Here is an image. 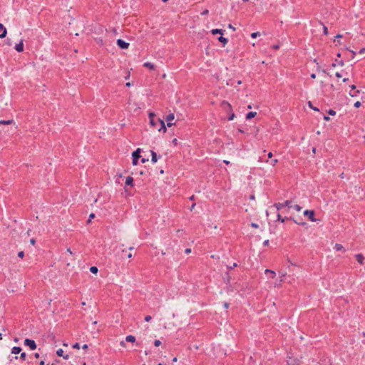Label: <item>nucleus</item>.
<instances>
[{
  "label": "nucleus",
  "instance_id": "f257e3e1",
  "mask_svg": "<svg viewBox=\"0 0 365 365\" xmlns=\"http://www.w3.org/2000/svg\"><path fill=\"white\" fill-rule=\"evenodd\" d=\"M154 118H155V114L153 113H150L149 118H150V125L152 127L158 129V131L163 130V132H165L166 128H165L164 121L160 118L155 120Z\"/></svg>",
  "mask_w": 365,
  "mask_h": 365
},
{
  "label": "nucleus",
  "instance_id": "f03ea898",
  "mask_svg": "<svg viewBox=\"0 0 365 365\" xmlns=\"http://www.w3.org/2000/svg\"><path fill=\"white\" fill-rule=\"evenodd\" d=\"M287 363L288 365H299L300 360L296 357L289 355L287 356Z\"/></svg>",
  "mask_w": 365,
  "mask_h": 365
},
{
  "label": "nucleus",
  "instance_id": "7ed1b4c3",
  "mask_svg": "<svg viewBox=\"0 0 365 365\" xmlns=\"http://www.w3.org/2000/svg\"><path fill=\"white\" fill-rule=\"evenodd\" d=\"M140 151H141L140 148H138L132 154V156H133V164L134 165H136L138 164V159L140 157Z\"/></svg>",
  "mask_w": 365,
  "mask_h": 365
},
{
  "label": "nucleus",
  "instance_id": "20e7f679",
  "mask_svg": "<svg viewBox=\"0 0 365 365\" xmlns=\"http://www.w3.org/2000/svg\"><path fill=\"white\" fill-rule=\"evenodd\" d=\"M24 345L28 346L31 350H35L36 349V342L29 339H26L24 340Z\"/></svg>",
  "mask_w": 365,
  "mask_h": 365
},
{
  "label": "nucleus",
  "instance_id": "39448f33",
  "mask_svg": "<svg viewBox=\"0 0 365 365\" xmlns=\"http://www.w3.org/2000/svg\"><path fill=\"white\" fill-rule=\"evenodd\" d=\"M304 215L305 216H307L309 217V219L310 220V221H312V222L317 221V219L314 217V210H307L304 211Z\"/></svg>",
  "mask_w": 365,
  "mask_h": 365
},
{
  "label": "nucleus",
  "instance_id": "423d86ee",
  "mask_svg": "<svg viewBox=\"0 0 365 365\" xmlns=\"http://www.w3.org/2000/svg\"><path fill=\"white\" fill-rule=\"evenodd\" d=\"M117 45L123 49H127L129 47V43L124 41L122 39H118L117 40Z\"/></svg>",
  "mask_w": 365,
  "mask_h": 365
},
{
  "label": "nucleus",
  "instance_id": "0eeeda50",
  "mask_svg": "<svg viewBox=\"0 0 365 365\" xmlns=\"http://www.w3.org/2000/svg\"><path fill=\"white\" fill-rule=\"evenodd\" d=\"M175 119V115L173 113H170L169 115H168L165 118V120L167 121V125L168 127H170L172 126L173 125H174L173 123H172V121Z\"/></svg>",
  "mask_w": 365,
  "mask_h": 365
},
{
  "label": "nucleus",
  "instance_id": "6e6552de",
  "mask_svg": "<svg viewBox=\"0 0 365 365\" xmlns=\"http://www.w3.org/2000/svg\"><path fill=\"white\" fill-rule=\"evenodd\" d=\"M15 49L18 52L24 51V41H23V39H21L19 43L15 46Z\"/></svg>",
  "mask_w": 365,
  "mask_h": 365
},
{
  "label": "nucleus",
  "instance_id": "1a4fd4ad",
  "mask_svg": "<svg viewBox=\"0 0 365 365\" xmlns=\"http://www.w3.org/2000/svg\"><path fill=\"white\" fill-rule=\"evenodd\" d=\"M6 35V29L2 24H0V38H4Z\"/></svg>",
  "mask_w": 365,
  "mask_h": 365
},
{
  "label": "nucleus",
  "instance_id": "9d476101",
  "mask_svg": "<svg viewBox=\"0 0 365 365\" xmlns=\"http://www.w3.org/2000/svg\"><path fill=\"white\" fill-rule=\"evenodd\" d=\"M15 125V122L13 119H9L7 120H0V125Z\"/></svg>",
  "mask_w": 365,
  "mask_h": 365
},
{
  "label": "nucleus",
  "instance_id": "9b49d317",
  "mask_svg": "<svg viewBox=\"0 0 365 365\" xmlns=\"http://www.w3.org/2000/svg\"><path fill=\"white\" fill-rule=\"evenodd\" d=\"M264 273L266 274H269V277L272 279L274 278L276 276L275 272L273 270H271V269H265Z\"/></svg>",
  "mask_w": 365,
  "mask_h": 365
},
{
  "label": "nucleus",
  "instance_id": "f8f14e48",
  "mask_svg": "<svg viewBox=\"0 0 365 365\" xmlns=\"http://www.w3.org/2000/svg\"><path fill=\"white\" fill-rule=\"evenodd\" d=\"M63 350L62 349H59L57 350L56 351V354L58 356H62L63 357L64 359H67L68 358V355H64L63 354Z\"/></svg>",
  "mask_w": 365,
  "mask_h": 365
},
{
  "label": "nucleus",
  "instance_id": "ddd939ff",
  "mask_svg": "<svg viewBox=\"0 0 365 365\" xmlns=\"http://www.w3.org/2000/svg\"><path fill=\"white\" fill-rule=\"evenodd\" d=\"M356 260H357V262H358L359 263H360V264H361L364 263V256H363V255H362V254H357V255H356Z\"/></svg>",
  "mask_w": 365,
  "mask_h": 365
},
{
  "label": "nucleus",
  "instance_id": "4468645a",
  "mask_svg": "<svg viewBox=\"0 0 365 365\" xmlns=\"http://www.w3.org/2000/svg\"><path fill=\"white\" fill-rule=\"evenodd\" d=\"M143 66L149 68L150 70H154L155 69L154 64H153V63H151L150 62L144 63Z\"/></svg>",
  "mask_w": 365,
  "mask_h": 365
},
{
  "label": "nucleus",
  "instance_id": "2eb2a0df",
  "mask_svg": "<svg viewBox=\"0 0 365 365\" xmlns=\"http://www.w3.org/2000/svg\"><path fill=\"white\" fill-rule=\"evenodd\" d=\"M211 33L213 34V35H215V34H221L222 35L224 34V30L222 29H212L211 31Z\"/></svg>",
  "mask_w": 365,
  "mask_h": 365
},
{
  "label": "nucleus",
  "instance_id": "dca6fc26",
  "mask_svg": "<svg viewBox=\"0 0 365 365\" xmlns=\"http://www.w3.org/2000/svg\"><path fill=\"white\" fill-rule=\"evenodd\" d=\"M150 153H151V156H152L151 161L153 163H155L158 161L157 154L155 152H154L153 150H151Z\"/></svg>",
  "mask_w": 365,
  "mask_h": 365
},
{
  "label": "nucleus",
  "instance_id": "f3484780",
  "mask_svg": "<svg viewBox=\"0 0 365 365\" xmlns=\"http://www.w3.org/2000/svg\"><path fill=\"white\" fill-rule=\"evenodd\" d=\"M21 351V349L19 346H14L11 349V353L14 354H19Z\"/></svg>",
  "mask_w": 365,
  "mask_h": 365
},
{
  "label": "nucleus",
  "instance_id": "a211bd4d",
  "mask_svg": "<svg viewBox=\"0 0 365 365\" xmlns=\"http://www.w3.org/2000/svg\"><path fill=\"white\" fill-rule=\"evenodd\" d=\"M257 115V113L256 112H250L247 114L246 115V119L247 120H250L252 119V118H255Z\"/></svg>",
  "mask_w": 365,
  "mask_h": 365
},
{
  "label": "nucleus",
  "instance_id": "6ab92c4d",
  "mask_svg": "<svg viewBox=\"0 0 365 365\" xmlns=\"http://www.w3.org/2000/svg\"><path fill=\"white\" fill-rule=\"evenodd\" d=\"M125 341H128V342H135V338L134 336L133 335H128L125 337Z\"/></svg>",
  "mask_w": 365,
  "mask_h": 365
},
{
  "label": "nucleus",
  "instance_id": "aec40b11",
  "mask_svg": "<svg viewBox=\"0 0 365 365\" xmlns=\"http://www.w3.org/2000/svg\"><path fill=\"white\" fill-rule=\"evenodd\" d=\"M133 178L130 176L127 177L125 180L126 185H133Z\"/></svg>",
  "mask_w": 365,
  "mask_h": 365
},
{
  "label": "nucleus",
  "instance_id": "412c9836",
  "mask_svg": "<svg viewBox=\"0 0 365 365\" xmlns=\"http://www.w3.org/2000/svg\"><path fill=\"white\" fill-rule=\"evenodd\" d=\"M343 66L344 65V63L343 61L340 60V61H338L337 59L335 60V62L332 64V66L335 67L336 66Z\"/></svg>",
  "mask_w": 365,
  "mask_h": 365
},
{
  "label": "nucleus",
  "instance_id": "4be33fe9",
  "mask_svg": "<svg viewBox=\"0 0 365 365\" xmlns=\"http://www.w3.org/2000/svg\"><path fill=\"white\" fill-rule=\"evenodd\" d=\"M218 40L220 42L223 43V46H225L228 42V40L222 36L218 38Z\"/></svg>",
  "mask_w": 365,
  "mask_h": 365
},
{
  "label": "nucleus",
  "instance_id": "5701e85b",
  "mask_svg": "<svg viewBox=\"0 0 365 365\" xmlns=\"http://www.w3.org/2000/svg\"><path fill=\"white\" fill-rule=\"evenodd\" d=\"M334 249L336 251H341L344 250V247L342 246V245L336 243L335 244Z\"/></svg>",
  "mask_w": 365,
  "mask_h": 365
},
{
  "label": "nucleus",
  "instance_id": "b1692460",
  "mask_svg": "<svg viewBox=\"0 0 365 365\" xmlns=\"http://www.w3.org/2000/svg\"><path fill=\"white\" fill-rule=\"evenodd\" d=\"M283 205L284 207H287L288 210L292 207V202L289 200H286L285 202H283Z\"/></svg>",
  "mask_w": 365,
  "mask_h": 365
},
{
  "label": "nucleus",
  "instance_id": "393cba45",
  "mask_svg": "<svg viewBox=\"0 0 365 365\" xmlns=\"http://www.w3.org/2000/svg\"><path fill=\"white\" fill-rule=\"evenodd\" d=\"M274 206L277 208V210H279L282 208H284L283 202H279L274 205Z\"/></svg>",
  "mask_w": 365,
  "mask_h": 365
},
{
  "label": "nucleus",
  "instance_id": "a878e982",
  "mask_svg": "<svg viewBox=\"0 0 365 365\" xmlns=\"http://www.w3.org/2000/svg\"><path fill=\"white\" fill-rule=\"evenodd\" d=\"M90 271L91 272L93 273V274H97L98 272V268L95 266H93L90 268Z\"/></svg>",
  "mask_w": 365,
  "mask_h": 365
},
{
  "label": "nucleus",
  "instance_id": "bb28decb",
  "mask_svg": "<svg viewBox=\"0 0 365 365\" xmlns=\"http://www.w3.org/2000/svg\"><path fill=\"white\" fill-rule=\"evenodd\" d=\"M287 219V217H285V218H282V217H281V215H280V214H279V213L277 214V220H280L282 222H285V220H286Z\"/></svg>",
  "mask_w": 365,
  "mask_h": 365
},
{
  "label": "nucleus",
  "instance_id": "cd10ccee",
  "mask_svg": "<svg viewBox=\"0 0 365 365\" xmlns=\"http://www.w3.org/2000/svg\"><path fill=\"white\" fill-rule=\"evenodd\" d=\"M292 208H294L295 210H297L298 212L301 211V210H302V207H300L298 205H294V206H292Z\"/></svg>",
  "mask_w": 365,
  "mask_h": 365
},
{
  "label": "nucleus",
  "instance_id": "c85d7f7f",
  "mask_svg": "<svg viewBox=\"0 0 365 365\" xmlns=\"http://www.w3.org/2000/svg\"><path fill=\"white\" fill-rule=\"evenodd\" d=\"M360 91L359 90L356 91L354 93H349V95L352 97L357 96L358 93H359Z\"/></svg>",
  "mask_w": 365,
  "mask_h": 365
},
{
  "label": "nucleus",
  "instance_id": "c756f323",
  "mask_svg": "<svg viewBox=\"0 0 365 365\" xmlns=\"http://www.w3.org/2000/svg\"><path fill=\"white\" fill-rule=\"evenodd\" d=\"M259 36V32H254L252 34H251V37L252 38H257V36Z\"/></svg>",
  "mask_w": 365,
  "mask_h": 365
},
{
  "label": "nucleus",
  "instance_id": "7c9ffc66",
  "mask_svg": "<svg viewBox=\"0 0 365 365\" xmlns=\"http://www.w3.org/2000/svg\"><path fill=\"white\" fill-rule=\"evenodd\" d=\"M308 105H309V106L311 108H312L314 110H317V111L319 110V109H318L317 108H315V107L312 106V102H311V101H309Z\"/></svg>",
  "mask_w": 365,
  "mask_h": 365
},
{
  "label": "nucleus",
  "instance_id": "2f4dec72",
  "mask_svg": "<svg viewBox=\"0 0 365 365\" xmlns=\"http://www.w3.org/2000/svg\"><path fill=\"white\" fill-rule=\"evenodd\" d=\"M95 217V214L94 213H91L90 215H89V219L88 220V222L89 223L92 219H93Z\"/></svg>",
  "mask_w": 365,
  "mask_h": 365
},
{
  "label": "nucleus",
  "instance_id": "473e14b6",
  "mask_svg": "<svg viewBox=\"0 0 365 365\" xmlns=\"http://www.w3.org/2000/svg\"><path fill=\"white\" fill-rule=\"evenodd\" d=\"M160 344H161V341L158 339H157L154 341V345L155 346H159Z\"/></svg>",
  "mask_w": 365,
  "mask_h": 365
},
{
  "label": "nucleus",
  "instance_id": "72a5a7b5",
  "mask_svg": "<svg viewBox=\"0 0 365 365\" xmlns=\"http://www.w3.org/2000/svg\"><path fill=\"white\" fill-rule=\"evenodd\" d=\"M26 353L23 352L20 355V358L22 359V360H25L26 359Z\"/></svg>",
  "mask_w": 365,
  "mask_h": 365
},
{
  "label": "nucleus",
  "instance_id": "f704fd0d",
  "mask_svg": "<svg viewBox=\"0 0 365 365\" xmlns=\"http://www.w3.org/2000/svg\"><path fill=\"white\" fill-rule=\"evenodd\" d=\"M151 319H152L151 316L148 315V316H146V317H145V322H150V321L151 320Z\"/></svg>",
  "mask_w": 365,
  "mask_h": 365
},
{
  "label": "nucleus",
  "instance_id": "c9c22d12",
  "mask_svg": "<svg viewBox=\"0 0 365 365\" xmlns=\"http://www.w3.org/2000/svg\"><path fill=\"white\" fill-rule=\"evenodd\" d=\"M361 103L359 101H356L355 103H354V107L355 108H359L361 106Z\"/></svg>",
  "mask_w": 365,
  "mask_h": 365
},
{
  "label": "nucleus",
  "instance_id": "e433bc0d",
  "mask_svg": "<svg viewBox=\"0 0 365 365\" xmlns=\"http://www.w3.org/2000/svg\"><path fill=\"white\" fill-rule=\"evenodd\" d=\"M18 256H19V257H21V258H23V257H24V252H23V251L19 252L18 253Z\"/></svg>",
  "mask_w": 365,
  "mask_h": 365
},
{
  "label": "nucleus",
  "instance_id": "4c0bfd02",
  "mask_svg": "<svg viewBox=\"0 0 365 365\" xmlns=\"http://www.w3.org/2000/svg\"><path fill=\"white\" fill-rule=\"evenodd\" d=\"M329 114L331 115H336V112L334 110H329Z\"/></svg>",
  "mask_w": 365,
  "mask_h": 365
},
{
  "label": "nucleus",
  "instance_id": "58836bf2",
  "mask_svg": "<svg viewBox=\"0 0 365 365\" xmlns=\"http://www.w3.org/2000/svg\"><path fill=\"white\" fill-rule=\"evenodd\" d=\"M73 348H74V349H80V345H79V344H78V343H76V344H74L73 345Z\"/></svg>",
  "mask_w": 365,
  "mask_h": 365
},
{
  "label": "nucleus",
  "instance_id": "ea45409f",
  "mask_svg": "<svg viewBox=\"0 0 365 365\" xmlns=\"http://www.w3.org/2000/svg\"><path fill=\"white\" fill-rule=\"evenodd\" d=\"M251 226L254 228H258L259 227V225L257 224V223H255V222H252L251 223Z\"/></svg>",
  "mask_w": 365,
  "mask_h": 365
},
{
  "label": "nucleus",
  "instance_id": "a19ab883",
  "mask_svg": "<svg viewBox=\"0 0 365 365\" xmlns=\"http://www.w3.org/2000/svg\"><path fill=\"white\" fill-rule=\"evenodd\" d=\"M237 267V263H233V264H232V265H231V266H228V268H229V269H233V268H235V267Z\"/></svg>",
  "mask_w": 365,
  "mask_h": 365
},
{
  "label": "nucleus",
  "instance_id": "79ce46f5",
  "mask_svg": "<svg viewBox=\"0 0 365 365\" xmlns=\"http://www.w3.org/2000/svg\"><path fill=\"white\" fill-rule=\"evenodd\" d=\"M323 30H324V34L325 35H327V34H328V29H327V27L324 26Z\"/></svg>",
  "mask_w": 365,
  "mask_h": 365
},
{
  "label": "nucleus",
  "instance_id": "37998d69",
  "mask_svg": "<svg viewBox=\"0 0 365 365\" xmlns=\"http://www.w3.org/2000/svg\"><path fill=\"white\" fill-rule=\"evenodd\" d=\"M335 76H336L337 78H341V77H342V75H341V73H339V72H336V73H335Z\"/></svg>",
  "mask_w": 365,
  "mask_h": 365
},
{
  "label": "nucleus",
  "instance_id": "c03bdc74",
  "mask_svg": "<svg viewBox=\"0 0 365 365\" xmlns=\"http://www.w3.org/2000/svg\"><path fill=\"white\" fill-rule=\"evenodd\" d=\"M278 162L277 159H274L271 162V164L274 166Z\"/></svg>",
  "mask_w": 365,
  "mask_h": 365
},
{
  "label": "nucleus",
  "instance_id": "a18cd8bd",
  "mask_svg": "<svg viewBox=\"0 0 365 365\" xmlns=\"http://www.w3.org/2000/svg\"><path fill=\"white\" fill-rule=\"evenodd\" d=\"M269 244V241L268 240H265L263 243L264 246H268Z\"/></svg>",
  "mask_w": 365,
  "mask_h": 365
},
{
  "label": "nucleus",
  "instance_id": "49530a36",
  "mask_svg": "<svg viewBox=\"0 0 365 365\" xmlns=\"http://www.w3.org/2000/svg\"><path fill=\"white\" fill-rule=\"evenodd\" d=\"M235 118V114L232 113L230 117H229V120H232Z\"/></svg>",
  "mask_w": 365,
  "mask_h": 365
},
{
  "label": "nucleus",
  "instance_id": "de8ad7c7",
  "mask_svg": "<svg viewBox=\"0 0 365 365\" xmlns=\"http://www.w3.org/2000/svg\"><path fill=\"white\" fill-rule=\"evenodd\" d=\"M223 307L225 308V309H227L229 307V304L227 302H225L224 304H223Z\"/></svg>",
  "mask_w": 365,
  "mask_h": 365
},
{
  "label": "nucleus",
  "instance_id": "09e8293b",
  "mask_svg": "<svg viewBox=\"0 0 365 365\" xmlns=\"http://www.w3.org/2000/svg\"><path fill=\"white\" fill-rule=\"evenodd\" d=\"M185 252L186 254H189V253L191 252V249L187 248Z\"/></svg>",
  "mask_w": 365,
  "mask_h": 365
},
{
  "label": "nucleus",
  "instance_id": "8fccbe9b",
  "mask_svg": "<svg viewBox=\"0 0 365 365\" xmlns=\"http://www.w3.org/2000/svg\"><path fill=\"white\" fill-rule=\"evenodd\" d=\"M324 120H326V121H328V120H330V118H329V116L325 115V116L324 117Z\"/></svg>",
  "mask_w": 365,
  "mask_h": 365
},
{
  "label": "nucleus",
  "instance_id": "3c124183",
  "mask_svg": "<svg viewBox=\"0 0 365 365\" xmlns=\"http://www.w3.org/2000/svg\"><path fill=\"white\" fill-rule=\"evenodd\" d=\"M35 242H36V241H35V240H34V239H31V240H30V243H31V245H34L35 244Z\"/></svg>",
  "mask_w": 365,
  "mask_h": 365
},
{
  "label": "nucleus",
  "instance_id": "603ef678",
  "mask_svg": "<svg viewBox=\"0 0 365 365\" xmlns=\"http://www.w3.org/2000/svg\"><path fill=\"white\" fill-rule=\"evenodd\" d=\"M228 28H229V29H232L233 31H235V27H233L231 24H229V25H228Z\"/></svg>",
  "mask_w": 365,
  "mask_h": 365
},
{
  "label": "nucleus",
  "instance_id": "864d4df0",
  "mask_svg": "<svg viewBox=\"0 0 365 365\" xmlns=\"http://www.w3.org/2000/svg\"><path fill=\"white\" fill-rule=\"evenodd\" d=\"M365 53V48H362V49H361V50H360V51H359V53H360V54H363V53Z\"/></svg>",
  "mask_w": 365,
  "mask_h": 365
},
{
  "label": "nucleus",
  "instance_id": "5fc2aeb1",
  "mask_svg": "<svg viewBox=\"0 0 365 365\" xmlns=\"http://www.w3.org/2000/svg\"><path fill=\"white\" fill-rule=\"evenodd\" d=\"M120 346H123V347H125V343L123 341H122L120 342Z\"/></svg>",
  "mask_w": 365,
  "mask_h": 365
},
{
  "label": "nucleus",
  "instance_id": "6e6d98bb",
  "mask_svg": "<svg viewBox=\"0 0 365 365\" xmlns=\"http://www.w3.org/2000/svg\"><path fill=\"white\" fill-rule=\"evenodd\" d=\"M336 38H342V35L338 34V35L336 36Z\"/></svg>",
  "mask_w": 365,
  "mask_h": 365
},
{
  "label": "nucleus",
  "instance_id": "4d7b16f0",
  "mask_svg": "<svg viewBox=\"0 0 365 365\" xmlns=\"http://www.w3.org/2000/svg\"><path fill=\"white\" fill-rule=\"evenodd\" d=\"M311 78H316V75H315L314 73H312V74L311 75Z\"/></svg>",
  "mask_w": 365,
  "mask_h": 365
},
{
  "label": "nucleus",
  "instance_id": "13d9d810",
  "mask_svg": "<svg viewBox=\"0 0 365 365\" xmlns=\"http://www.w3.org/2000/svg\"><path fill=\"white\" fill-rule=\"evenodd\" d=\"M268 157L271 158L272 157V153L270 152L268 153Z\"/></svg>",
  "mask_w": 365,
  "mask_h": 365
},
{
  "label": "nucleus",
  "instance_id": "bf43d9fd",
  "mask_svg": "<svg viewBox=\"0 0 365 365\" xmlns=\"http://www.w3.org/2000/svg\"><path fill=\"white\" fill-rule=\"evenodd\" d=\"M350 87L353 90L356 89V86L354 85H351Z\"/></svg>",
  "mask_w": 365,
  "mask_h": 365
},
{
  "label": "nucleus",
  "instance_id": "052dcab7",
  "mask_svg": "<svg viewBox=\"0 0 365 365\" xmlns=\"http://www.w3.org/2000/svg\"><path fill=\"white\" fill-rule=\"evenodd\" d=\"M87 348H88V345H87V344H84V345L83 346V349H87Z\"/></svg>",
  "mask_w": 365,
  "mask_h": 365
},
{
  "label": "nucleus",
  "instance_id": "680f3d73",
  "mask_svg": "<svg viewBox=\"0 0 365 365\" xmlns=\"http://www.w3.org/2000/svg\"><path fill=\"white\" fill-rule=\"evenodd\" d=\"M274 49H278L279 46L278 45L274 46L273 47Z\"/></svg>",
  "mask_w": 365,
  "mask_h": 365
},
{
  "label": "nucleus",
  "instance_id": "e2e57ef3",
  "mask_svg": "<svg viewBox=\"0 0 365 365\" xmlns=\"http://www.w3.org/2000/svg\"><path fill=\"white\" fill-rule=\"evenodd\" d=\"M349 81V78H344L343 79V82H346V81Z\"/></svg>",
  "mask_w": 365,
  "mask_h": 365
},
{
  "label": "nucleus",
  "instance_id": "0e129e2a",
  "mask_svg": "<svg viewBox=\"0 0 365 365\" xmlns=\"http://www.w3.org/2000/svg\"><path fill=\"white\" fill-rule=\"evenodd\" d=\"M34 356H35L36 358H38L39 357V354L36 353Z\"/></svg>",
  "mask_w": 365,
  "mask_h": 365
},
{
  "label": "nucleus",
  "instance_id": "69168bd1",
  "mask_svg": "<svg viewBox=\"0 0 365 365\" xmlns=\"http://www.w3.org/2000/svg\"><path fill=\"white\" fill-rule=\"evenodd\" d=\"M132 256H133V255H132V254H131V253H129V254L128 255V258H131V257H132Z\"/></svg>",
  "mask_w": 365,
  "mask_h": 365
},
{
  "label": "nucleus",
  "instance_id": "338daca9",
  "mask_svg": "<svg viewBox=\"0 0 365 365\" xmlns=\"http://www.w3.org/2000/svg\"><path fill=\"white\" fill-rule=\"evenodd\" d=\"M67 252H69L70 254H72V252L70 248L67 249Z\"/></svg>",
  "mask_w": 365,
  "mask_h": 365
},
{
  "label": "nucleus",
  "instance_id": "774afa93",
  "mask_svg": "<svg viewBox=\"0 0 365 365\" xmlns=\"http://www.w3.org/2000/svg\"><path fill=\"white\" fill-rule=\"evenodd\" d=\"M40 365H45L44 361H41L40 362Z\"/></svg>",
  "mask_w": 365,
  "mask_h": 365
}]
</instances>
